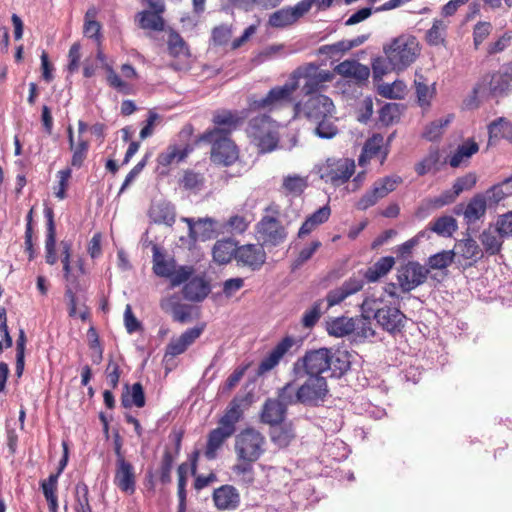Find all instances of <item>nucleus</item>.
I'll use <instances>...</instances> for the list:
<instances>
[{
    "mask_svg": "<svg viewBox=\"0 0 512 512\" xmlns=\"http://www.w3.org/2000/svg\"><path fill=\"white\" fill-rule=\"evenodd\" d=\"M307 97L304 101L293 103V117L304 118L315 123V133L320 138L335 137L338 134V128L332 120L335 112L333 101L323 94Z\"/></svg>",
    "mask_w": 512,
    "mask_h": 512,
    "instance_id": "obj_1",
    "label": "nucleus"
},
{
    "mask_svg": "<svg viewBox=\"0 0 512 512\" xmlns=\"http://www.w3.org/2000/svg\"><path fill=\"white\" fill-rule=\"evenodd\" d=\"M296 345V339L292 336H285L269 354L262 359L258 365L257 374L263 375L274 369L280 360Z\"/></svg>",
    "mask_w": 512,
    "mask_h": 512,
    "instance_id": "obj_18",
    "label": "nucleus"
},
{
    "mask_svg": "<svg viewBox=\"0 0 512 512\" xmlns=\"http://www.w3.org/2000/svg\"><path fill=\"white\" fill-rule=\"evenodd\" d=\"M295 433L291 426H273L271 431L272 442L280 448L287 447L294 439Z\"/></svg>",
    "mask_w": 512,
    "mask_h": 512,
    "instance_id": "obj_52",
    "label": "nucleus"
},
{
    "mask_svg": "<svg viewBox=\"0 0 512 512\" xmlns=\"http://www.w3.org/2000/svg\"><path fill=\"white\" fill-rule=\"evenodd\" d=\"M175 455H173L172 451L168 448L165 449L161 464H160V481L163 484H167L171 482V471L173 468Z\"/></svg>",
    "mask_w": 512,
    "mask_h": 512,
    "instance_id": "obj_62",
    "label": "nucleus"
},
{
    "mask_svg": "<svg viewBox=\"0 0 512 512\" xmlns=\"http://www.w3.org/2000/svg\"><path fill=\"white\" fill-rule=\"evenodd\" d=\"M163 13L158 9L143 10L136 16L139 28L143 30L161 32L165 27Z\"/></svg>",
    "mask_w": 512,
    "mask_h": 512,
    "instance_id": "obj_32",
    "label": "nucleus"
},
{
    "mask_svg": "<svg viewBox=\"0 0 512 512\" xmlns=\"http://www.w3.org/2000/svg\"><path fill=\"white\" fill-rule=\"evenodd\" d=\"M448 23L442 19H435L432 27L426 32V41L431 46L444 45Z\"/></svg>",
    "mask_w": 512,
    "mask_h": 512,
    "instance_id": "obj_47",
    "label": "nucleus"
},
{
    "mask_svg": "<svg viewBox=\"0 0 512 512\" xmlns=\"http://www.w3.org/2000/svg\"><path fill=\"white\" fill-rule=\"evenodd\" d=\"M72 152L71 166L74 168H81L87 158L89 151V143L87 140L79 139L76 144H73V148H70Z\"/></svg>",
    "mask_w": 512,
    "mask_h": 512,
    "instance_id": "obj_58",
    "label": "nucleus"
},
{
    "mask_svg": "<svg viewBox=\"0 0 512 512\" xmlns=\"http://www.w3.org/2000/svg\"><path fill=\"white\" fill-rule=\"evenodd\" d=\"M127 391L122 394L121 402L125 408L136 406L141 408L145 405V395L142 385L137 382L134 383L131 387V392L129 391V386L125 385Z\"/></svg>",
    "mask_w": 512,
    "mask_h": 512,
    "instance_id": "obj_43",
    "label": "nucleus"
},
{
    "mask_svg": "<svg viewBox=\"0 0 512 512\" xmlns=\"http://www.w3.org/2000/svg\"><path fill=\"white\" fill-rule=\"evenodd\" d=\"M402 181V178L398 175L385 176L376 180L371 190L367 191L359 199L357 202V208L360 210H366L367 208L375 205L380 199L394 191Z\"/></svg>",
    "mask_w": 512,
    "mask_h": 512,
    "instance_id": "obj_12",
    "label": "nucleus"
},
{
    "mask_svg": "<svg viewBox=\"0 0 512 512\" xmlns=\"http://www.w3.org/2000/svg\"><path fill=\"white\" fill-rule=\"evenodd\" d=\"M203 327H192L183 332L178 338L172 339L167 345L166 353L171 356H177L186 351V349L200 337Z\"/></svg>",
    "mask_w": 512,
    "mask_h": 512,
    "instance_id": "obj_26",
    "label": "nucleus"
},
{
    "mask_svg": "<svg viewBox=\"0 0 512 512\" xmlns=\"http://www.w3.org/2000/svg\"><path fill=\"white\" fill-rule=\"evenodd\" d=\"M205 176L204 174L197 172L193 169L183 170L177 183L180 189L187 191L192 194H198L205 187Z\"/></svg>",
    "mask_w": 512,
    "mask_h": 512,
    "instance_id": "obj_33",
    "label": "nucleus"
},
{
    "mask_svg": "<svg viewBox=\"0 0 512 512\" xmlns=\"http://www.w3.org/2000/svg\"><path fill=\"white\" fill-rule=\"evenodd\" d=\"M452 251L455 258L459 257L469 261L465 266H472L484 256L483 249L471 237L457 241Z\"/></svg>",
    "mask_w": 512,
    "mask_h": 512,
    "instance_id": "obj_24",
    "label": "nucleus"
},
{
    "mask_svg": "<svg viewBox=\"0 0 512 512\" xmlns=\"http://www.w3.org/2000/svg\"><path fill=\"white\" fill-rule=\"evenodd\" d=\"M415 89L417 100L420 106H429L430 100L434 94V90H431L426 83V79L423 75L416 74L415 78Z\"/></svg>",
    "mask_w": 512,
    "mask_h": 512,
    "instance_id": "obj_57",
    "label": "nucleus"
},
{
    "mask_svg": "<svg viewBox=\"0 0 512 512\" xmlns=\"http://www.w3.org/2000/svg\"><path fill=\"white\" fill-rule=\"evenodd\" d=\"M334 72L355 83L364 82L370 76L369 68L357 60H344L334 68Z\"/></svg>",
    "mask_w": 512,
    "mask_h": 512,
    "instance_id": "obj_23",
    "label": "nucleus"
},
{
    "mask_svg": "<svg viewBox=\"0 0 512 512\" xmlns=\"http://www.w3.org/2000/svg\"><path fill=\"white\" fill-rule=\"evenodd\" d=\"M403 112V105L399 103H386L379 110V121L384 126L397 123Z\"/></svg>",
    "mask_w": 512,
    "mask_h": 512,
    "instance_id": "obj_49",
    "label": "nucleus"
},
{
    "mask_svg": "<svg viewBox=\"0 0 512 512\" xmlns=\"http://www.w3.org/2000/svg\"><path fill=\"white\" fill-rule=\"evenodd\" d=\"M96 14L97 12L94 8L89 9L86 12L83 32L86 37L92 38L99 42L101 38V24L95 20Z\"/></svg>",
    "mask_w": 512,
    "mask_h": 512,
    "instance_id": "obj_56",
    "label": "nucleus"
},
{
    "mask_svg": "<svg viewBox=\"0 0 512 512\" xmlns=\"http://www.w3.org/2000/svg\"><path fill=\"white\" fill-rule=\"evenodd\" d=\"M440 163V152L438 149H432L429 151L421 161H419L414 169L418 176H424L429 172L439 171Z\"/></svg>",
    "mask_w": 512,
    "mask_h": 512,
    "instance_id": "obj_44",
    "label": "nucleus"
},
{
    "mask_svg": "<svg viewBox=\"0 0 512 512\" xmlns=\"http://www.w3.org/2000/svg\"><path fill=\"white\" fill-rule=\"evenodd\" d=\"M304 79L302 91L305 96L321 94L320 92L327 87V83L334 79V73L329 70L320 69L315 63H307L297 67L290 75L291 81L299 83Z\"/></svg>",
    "mask_w": 512,
    "mask_h": 512,
    "instance_id": "obj_5",
    "label": "nucleus"
},
{
    "mask_svg": "<svg viewBox=\"0 0 512 512\" xmlns=\"http://www.w3.org/2000/svg\"><path fill=\"white\" fill-rule=\"evenodd\" d=\"M429 274V270L418 262L411 261L398 269L397 280L403 292H410L422 285Z\"/></svg>",
    "mask_w": 512,
    "mask_h": 512,
    "instance_id": "obj_13",
    "label": "nucleus"
},
{
    "mask_svg": "<svg viewBox=\"0 0 512 512\" xmlns=\"http://www.w3.org/2000/svg\"><path fill=\"white\" fill-rule=\"evenodd\" d=\"M329 353L330 349L326 347L307 350L292 364L290 376L294 381H301L306 376L325 377L324 373H329L331 368Z\"/></svg>",
    "mask_w": 512,
    "mask_h": 512,
    "instance_id": "obj_3",
    "label": "nucleus"
},
{
    "mask_svg": "<svg viewBox=\"0 0 512 512\" xmlns=\"http://www.w3.org/2000/svg\"><path fill=\"white\" fill-rule=\"evenodd\" d=\"M272 129H274V127L272 125L270 116L263 114L250 119L247 127V133L252 139L258 136V134H264L265 132H268Z\"/></svg>",
    "mask_w": 512,
    "mask_h": 512,
    "instance_id": "obj_50",
    "label": "nucleus"
},
{
    "mask_svg": "<svg viewBox=\"0 0 512 512\" xmlns=\"http://www.w3.org/2000/svg\"><path fill=\"white\" fill-rule=\"evenodd\" d=\"M296 382L297 381H294V379L292 378L291 381L287 382L283 387L279 388L277 391L276 399L286 409L289 406L301 404V395L299 387L295 386Z\"/></svg>",
    "mask_w": 512,
    "mask_h": 512,
    "instance_id": "obj_41",
    "label": "nucleus"
},
{
    "mask_svg": "<svg viewBox=\"0 0 512 512\" xmlns=\"http://www.w3.org/2000/svg\"><path fill=\"white\" fill-rule=\"evenodd\" d=\"M235 259L252 270H258L265 263L266 253L261 244H246L236 248Z\"/></svg>",
    "mask_w": 512,
    "mask_h": 512,
    "instance_id": "obj_19",
    "label": "nucleus"
},
{
    "mask_svg": "<svg viewBox=\"0 0 512 512\" xmlns=\"http://www.w3.org/2000/svg\"><path fill=\"white\" fill-rule=\"evenodd\" d=\"M354 330V318L341 316L327 323L328 334L335 337H344L353 333Z\"/></svg>",
    "mask_w": 512,
    "mask_h": 512,
    "instance_id": "obj_42",
    "label": "nucleus"
},
{
    "mask_svg": "<svg viewBox=\"0 0 512 512\" xmlns=\"http://www.w3.org/2000/svg\"><path fill=\"white\" fill-rule=\"evenodd\" d=\"M330 349L329 364V377L340 378L342 377L351 366L350 354L346 350Z\"/></svg>",
    "mask_w": 512,
    "mask_h": 512,
    "instance_id": "obj_31",
    "label": "nucleus"
},
{
    "mask_svg": "<svg viewBox=\"0 0 512 512\" xmlns=\"http://www.w3.org/2000/svg\"><path fill=\"white\" fill-rule=\"evenodd\" d=\"M487 210V198L483 193H476L470 198L468 203H459L454 207L455 215H462L464 219L470 222H476L481 219Z\"/></svg>",
    "mask_w": 512,
    "mask_h": 512,
    "instance_id": "obj_17",
    "label": "nucleus"
},
{
    "mask_svg": "<svg viewBox=\"0 0 512 512\" xmlns=\"http://www.w3.org/2000/svg\"><path fill=\"white\" fill-rule=\"evenodd\" d=\"M153 272L164 278H169L174 271L176 264L174 259L166 260L165 255L160 251V248L153 244Z\"/></svg>",
    "mask_w": 512,
    "mask_h": 512,
    "instance_id": "obj_39",
    "label": "nucleus"
},
{
    "mask_svg": "<svg viewBox=\"0 0 512 512\" xmlns=\"http://www.w3.org/2000/svg\"><path fill=\"white\" fill-rule=\"evenodd\" d=\"M232 435L233 434L231 432L227 431L221 426L211 430L207 438L205 457L209 460L214 459L218 449L221 448L224 442Z\"/></svg>",
    "mask_w": 512,
    "mask_h": 512,
    "instance_id": "obj_36",
    "label": "nucleus"
},
{
    "mask_svg": "<svg viewBox=\"0 0 512 512\" xmlns=\"http://www.w3.org/2000/svg\"><path fill=\"white\" fill-rule=\"evenodd\" d=\"M371 319H373V315H368L363 312L361 317L354 318L355 330L353 333H355L357 337L363 339L373 338L375 336V331L372 328Z\"/></svg>",
    "mask_w": 512,
    "mask_h": 512,
    "instance_id": "obj_55",
    "label": "nucleus"
},
{
    "mask_svg": "<svg viewBox=\"0 0 512 512\" xmlns=\"http://www.w3.org/2000/svg\"><path fill=\"white\" fill-rule=\"evenodd\" d=\"M232 468L233 472L240 477V480L245 484H252L254 482V469L253 463L255 461L239 460Z\"/></svg>",
    "mask_w": 512,
    "mask_h": 512,
    "instance_id": "obj_61",
    "label": "nucleus"
},
{
    "mask_svg": "<svg viewBox=\"0 0 512 512\" xmlns=\"http://www.w3.org/2000/svg\"><path fill=\"white\" fill-rule=\"evenodd\" d=\"M389 154L388 146L384 145V136L374 133L369 137L362 148L358 162L360 166L366 165L370 160L377 159L383 165Z\"/></svg>",
    "mask_w": 512,
    "mask_h": 512,
    "instance_id": "obj_14",
    "label": "nucleus"
},
{
    "mask_svg": "<svg viewBox=\"0 0 512 512\" xmlns=\"http://www.w3.org/2000/svg\"><path fill=\"white\" fill-rule=\"evenodd\" d=\"M287 236L285 226H257L256 238L264 247H274L282 243Z\"/></svg>",
    "mask_w": 512,
    "mask_h": 512,
    "instance_id": "obj_27",
    "label": "nucleus"
},
{
    "mask_svg": "<svg viewBox=\"0 0 512 512\" xmlns=\"http://www.w3.org/2000/svg\"><path fill=\"white\" fill-rule=\"evenodd\" d=\"M322 246L319 240H313L309 244L302 247L291 264V271H296L309 261L316 251Z\"/></svg>",
    "mask_w": 512,
    "mask_h": 512,
    "instance_id": "obj_51",
    "label": "nucleus"
},
{
    "mask_svg": "<svg viewBox=\"0 0 512 512\" xmlns=\"http://www.w3.org/2000/svg\"><path fill=\"white\" fill-rule=\"evenodd\" d=\"M355 162L349 158H328L319 168L321 179L338 187L345 184L355 172Z\"/></svg>",
    "mask_w": 512,
    "mask_h": 512,
    "instance_id": "obj_8",
    "label": "nucleus"
},
{
    "mask_svg": "<svg viewBox=\"0 0 512 512\" xmlns=\"http://www.w3.org/2000/svg\"><path fill=\"white\" fill-rule=\"evenodd\" d=\"M210 292V283L202 276L192 277L182 289L183 297L191 302L203 301Z\"/></svg>",
    "mask_w": 512,
    "mask_h": 512,
    "instance_id": "obj_25",
    "label": "nucleus"
},
{
    "mask_svg": "<svg viewBox=\"0 0 512 512\" xmlns=\"http://www.w3.org/2000/svg\"><path fill=\"white\" fill-rule=\"evenodd\" d=\"M307 186V179L299 175H289L283 179L282 183L285 193L293 196H300Z\"/></svg>",
    "mask_w": 512,
    "mask_h": 512,
    "instance_id": "obj_53",
    "label": "nucleus"
},
{
    "mask_svg": "<svg viewBox=\"0 0 512 512\" xmlns=\"http://www.w3.org/2000/svg\"><path fill=\"white\" fill-rule=\"evenodd\" d=\"M511 73L504 67L488 75L487 90L494 98L505 97L512 91Z\"/></svg>",
    "mask_w": 512,
    "mask_h": 512,
    "instance_id": "obj_22",
    "label": "nucleus"
},
{
    "mask_svg": "<svg viewBox=\"0 0 512 512\" xmlns=\"http://www.w3.org/2000/svg\"><path fill=\"white\" fill-rule=\"evenodd\" d=\"M212 500L217 510L231 511L239 507L241 498L234 486L225 484L213 491Z\"/></svg>",
    "mask_w": 512,
    "mask_h": 512,
    "instance_id": "obj_20",
    "label": "nucleus"
},
{
    "mask_svg": "<svg viewBox=\"0 0 512 512\" xmlns=\"http://www.w3.org/2000/svg\"><path fill=\"white\" fill-rule=\"evenodd\" d=\"M361 312L373 315L377 324L392 335L402 332L407 321L399 307L392 306L381 296H366L361 304Z\"/></svg>",
    "mask_w": 512,
    "mask_h": 512,
    "instance_id": "obj_2",
    "label": "nucleus"
},
{
    "mask_svg": "<svg viewBox=\"0 0 512 512\" xmlns=\"http://www.w3.org/2000/svg\"><path fill=\"white\" fill-rule=\"evenodd\" d=\"M287 409L275 398L265 401L261 411V420L265 424L276 426L281 424L286 417Z\"/></svg>",
    "mask_w": 512,
    "mask_h": 512,
    "instance_id": "obj_29",
    "label": "nucleus"
},
{
    "mask_svg": "<svg viewBox=\"0 0 512 512\" xmlns=\"http://www.w3.org/2000/svg\"><path fill=\"white\" fill-rule=\"evenodd\" d=\"M364 286V281L360 278L351 277L345 280L341 286L330 290L327 293L326 301L327 307H333L340 304L347 297L359 292Z\"/></svg>",
    "mask_w": 512,
    "mask_h": 512,
    "instance_id": "obj_21",
    "label": "nucleus"
},
{
    "mask_svg": "<svg viewBox=\"0 0 512 512\" xmlns=\"http://www.w3.org/2000/svg\"><path fill=\"white\" fill-rule=\"evenodd\" d=\"M512 237V226H488L480 234L483 253L496 255L500 252L505 237Z\"/></svg>",
    "mask_w": 512,
    "mask_h": 512,
    "instance_id": "obj_15",
    "label": "nucleus"
},
{
    "mask_svg": "<svg viewBox=\"0 0 512 512\" xmlns=\"http://www.w3.org/2000/svg\"><path fill=\"white\" fill-rule=\"evenodd\" d=\"M296 23L289 7L282 8L269 17V24L275 28H284Z\"/></svg>",
    "mask_w": 512,
    "mask_h": 512,
    "instance_id": "obj_59",
    "label": "nucleus"
},
{
    "mask_svg": "<svg viewBox=\"0 0 512 512\" xmlns=\"http://www.w3.org/2000/svg\"><path fill=\"white\" fill-rule=\"evenodd\" d=\"M395 264V259L392 256L381 257L372 266H370L364 273L367 282H376L381 277L387 275Z\"/></svg>",
    "mask_w": 512,
    "mask_h": 512,
    "instance_id": "obj_37",
    "label": "nucleus"
},
{
    "mask_svg": "<svg viewBox=\"0 0 512 512\" xmlns=\"http://www.w3.org/2000/svg\"><path fill=\"white\" fill-rule=\"evenodd\" d=\"M167 46L169 54L173 57L187 58L190 56L189 48L186 42L182 36L174 30H171L168 35Z\"/></svg>",
    "mask_w": 512,
    "mask_h": 512,
    "instance_id": "obj_48",
    "label": "nucleus"
},
{
    "mask_svg": "<svg viewBox=\"0 0 512 512\" xmlns=\"http://www.w3.org/2000/svg\"><path fill=\"white\" fill-rule=\"evenodd\" d=\"M449 205L443 192L435 197H428L423 199L416 208L414 215L417 219L423 220L429 216L433 211Z\"/></svg>",
    "mask_w": 512,
    "mask_h": 512,
    "instance_id": "obj_40",
    "label": "nucleus"
},
{
    "mask_svg": "<svg viewBox=\"0 0 512 512\" xmlns=\"http://www.w3.org/2000/svg\"><path fill=\"white\" fill-rule=\"evenodd\" d=\"M114 485L127 495H133L136 491L137 480L133 464L127 460L115 463Z\"/></svg>",
    "mask_w": 512,
    "mask_h": 512,
    "instance_id": "obj_16",
    "label": "nucleus"
},
{
    "mask_svg": "<svg viewBox=\"0 0 512 512\" xmlns=\"http://www.w3.org/2000/svg\"><path fill=\"white\" fill-rule=\"evenodd\" d=\"M233 244L230 241H218L213 247V259L219 264H227L235 256Z\"/></svg>",
    "mask_w": 512,
    "mask_h": 512,
    "instance_id": "obj_54",
    "label": "nucleus"
},
{
    "mask_svg": "<svg viewBox=\"0 0 512 512\" xmlns=\"http://www.w3.org/2000/svg\"><path fill=\"white\" fill-rule=\"evenodd\" d=\"M266 439L254 428H246L235 437V453L238 460L257 461L265 452Z\"/></svg>",
    "mask_w": 512,
    "mask_h": 512,
    "instance_id": "obj_7",
    "label": "nucleus"
},
{
    "mask_svg": "<svg viewBox=\"0 0 512 512\" xmlns=\"http://www.w3.org/2000/svg\"><path fill=\"white\" fill-rule=\"evenodd\" d=\"M303 380L298 385L301 404L308 407L322 405L329 395L327 377L306 376Z\"/></svg>",
    "mask_w": 512,
    "mask_h": 512,
    "instance_id": "obj_9",
    "label": "nucleus"
},
{
    "mask_svg": "<svg viewBox=\"0 0 512 512\" xmlns=\"http://www.w3.org/2000/svg\"><path fill=\"white\" fill-rule=\"evenodd\" d=\"M193 151V147L186 144L183 147L178 145H169L166 150L157 156V163L159 166L169 167L173 163H180L184 161L188 155Z\"/></svg>",
    "mask_w": 512,
    "mask_h": 512,
    "instance_id": "obj_30",
    "label": "nucleus"
},
{
    "mask_svg": "<svg viewBox=\"0 0 512 512\" xmlns=\"http://www.w3.org/2000/svg\"><path fill=\"white\" fill-rule=\"evenodd\" d=\"M479 151L478 143L469 138L457 147L455 152L449 157L448 163L452 168H458L467 164L470 158Z\"/></svg>",
    "mask_w": 512,
    "mask_h": 512,
    "instance_id": "obj_34",
    "label": "nucleus"
},
{
    "mask_svg": "<svg viewBox=\"0 0 512 512\" xmlns=\"http://www.w3.org/2000/svg\"><path fill=\"white\" fill-rule=\"evenodd\" d=\"M150 216L155 224H172L175 222L174 211L168 205L152 207Z\"/></svg>",
    "mask_w": 512,
    "mask_h": 512,
    "instance_id": "obj_60",
    "label": "nucleus"
},
{
    "mask_svg": "<svg viewBox=\"0 0 512 512\" xmlns=\"http://www.w3.org/2000/svg\"><path fill=\"white\" fill-rule=\"evenodd\" d=\"M61 475L58 471L50 474L46 480L41 481L40 486L43 495L48 503L50 512H57L58 510V498L56 495L58 478Z\"/></svg>",
    "mask_w": 512,
    "mask_h": 512,
    "instance_id": "obj_38",
    "label": "nucleus"
},
{
    "mask_svg": "<svg viewBox=\"0 0 512 512\" xmlns=\"http://www.w3.org/2000/svg\"><path fill=\"white\" fill-rule=\"evenodd\" d=\"M243 402L244 398H233L224 415L220 418L219 426L234 434L236 431V424L240 421L243 415Z\"/></svg>",
    "mask_w": 512,
    "mask_h": 512,
    "instance_id": "obj_28",
    "label": "nucleus"
},
{
    "mask_svg": "<svg viewBox=\"0 0 512 512\" xmlns=\"http://www.w3.org/2000/svg\"><path fill=\"white\" fill-rule=\"evenodd\" d=\"M201 141L211 144L210 159L217 165L231 166L239 158V150L230 137L220 136Z\"/></svg>",
    "mask_w": 512,
    "mask_h": 512,
    "instance_id": "obj_11",
    "label": "nucleus"
},
{
    "mask_svg": "<svg viewBox=\"0 0 512 512\" xmlns=\"http://www.w3.org/2000/svg\"><path fill=\"white\" fill-rule=\"evenodd\" d=\"M298 87L299 83L291 80L282 86H275L268 91L265 97L253 100L250 103V108L267 112L279 111L293 103V95Z\"/></svg>",
    "mask_w": 512,
    "mask_h": 512,
    "instance_id": "obj_6",
    "label": "nucleus"
},
{
    "mask_svg": "<svg viewBox=\"0 0 512 512\" xmlns=\"http://www.w3.org/2000/svg\"><path fill=\"white\" fill-rule=\"evenodd\" d=\"M454 253L451 250H442L428 257L425 267L430 270H445L454 261Z\"/></svg>",
    "mask_w": 512,
    "mask_h": 512,
    "instance_id": "obj_46",
    "label": "nucleus"
},
{
    "mask_svg": "<svg viewBox=\"0 0 512 512\" xmlns=\"http://www.w3.org/2000/svg\"><path fill=\"white\" fill-rule=\"evenodd\" d=\"M193 274L194 268L192 266L183 265L179 266L178 269L175 268L168 278L170 279L171 287L174 288L181 284L185 285L192 278Z\"/></svg>",
    "mask_w": 512,
    "mask_h": 512,
    "instance_id": "obj_63",
    "label": "nucleus"
},
{
    "mask_svg": "<svg viewBox=\"0 0 512 512\" xmlns=\"http://www.w3.org/2000/svg\"><path fill=\"white\" fill-rule=\"evenodd\" d=\"M477 183V175L475 172H469L461 177L456 178L451 189L443 191L449 204H452L458 196L464 192L469 191L475 187Z\"/></svg>",
    "mask_w": 512,
    "mask_h": 512,
    "instance_id": "obj_35",
    "label": "nucleus"
},
{
    "mask_svg": "<svg viewBox=\"0 0 512 512\" xmlns=\"http://www.w3.org/2000/svg\"><path fill=\"white\" fill-rule=\"evenodd\" d=\"M492 24L487 21H479L473 28V45L477 50L492 32Z\"/></svg>",
    "mask_w": 512,
    "mask_h": 512,
    "instance_id": "obj_64",
    "label": "nucleus"
},
{
    "mask_svg": "<svg viewBox=\"0 0 512 512\" xmlns=\"http://www.w3.org/2000/svg\"><path fill=\"white\" fill-rule=\"evenodd\" d=\"M251 141L257 146L260 153H269L278 147L279 137L277 131L272 129L264 134H258Z\"/></svg>",
    "mask_w": 512,
    "mask_h": 512,
    "instance_id": "obj_45",
    "label": "nucleus"
},
{
    "mask_svg": "<svg viewBox=\"0 0 512 512\" xmlns=\"http://www.w3.org/2000/svg\"><path fill=\"white\" fill-rule=\"evenodd\" d=\"M244 116H240L238 112L231 110H219L213 115L212 122L214 128L206 130L201 134L198 140H209L213 137L226 136L230 137L239 124L244 121Z\"/></svg>",
    "mask_w": 512,
    "mask_h": 512,
    "instance_id": "obj_10",
    "label": "nucleus"
},
{
    "mask_svg": "<svg viewBox=\"0 0 512 512\" xmlns=\"http://www.w3.org/2000/svg\"><path fill=\"white\" fill-rule=\"evenodd\" d=\"M383 49L391 69L396 71L405 70L420 54L419 42L412 35H400Z\"/></svg>",
    "mask_w": 512,
    "mask_h": 512,
    "instance_id": "obj_4",
    "label": "nucleus"
}]
</instances>
